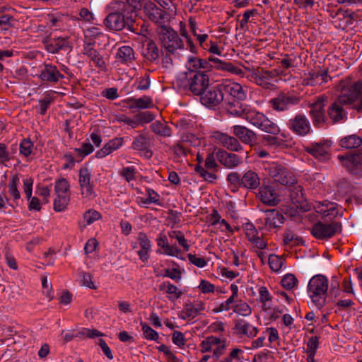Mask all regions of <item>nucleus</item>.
Instances as JSON below:
<instances>
[{"label": "nucleus", "mask_w": 362, "mask_h": 362, "mask_svg": "<svg viewBox=\"0 0 362 362\" xmlns=\"http://www.w3.org/2000/svg\"><path fill=\"white\" fill-rule=\"evenodd\" d=\"M257 197L264 204L270 206H275L281 202L279 194L273 187L269 185L259 187Z\"/></svg>", "instance_id": "nucleus-17"}, {"label": "nucleus", "mask_w": 362, "mask_h": 362, "mask_svg": "<svg viewBox=\"0 0 362 362\" xmlns=\"http://www.w3.org/2000/svg\"><path fill=\"white\" fill-rule=\"evenodd\" d=\"M288 192V197L291 203L296 207L304 211L307 210L308 204L306 198L303 192V187L298 185L296 180L295 184L286 186Z\"/></svg>", "instance_id": "nucleus-14"}, {"label": "nucleus", "mask_w": 362, "mask_h": 362, "mask_svg": "<svg viewBox=\"0 0 362 362\" xmlns=\"http://www.w3.org/2000/svg\"><path fill=\"white\" fill-rule=\"evenodd\" d=\"M135 116H136L138 126L140 124L149 123V122H152L154 119V115L148 111L141 112L138 113L137 115H136Z\"/></svg>", "instance_id": "nucleus-52"}, {"label": "nucleus", "mask_w": 362, "mask_h": 362, "mask_svg": "<svg viewBox=\"0 0 362 362\" xmlns=\"http://www.w3.org/2000/svg\"><path fill=\"white\" fill-rule=\"evenodd\" d=\"M193 66L195 69H203L205 70L204 73L211 69V64L206 59H197L194 60Z\"/></svg>", "instance_id": "nucleus-61"}, {"label": "nucleus", "mask_w": 362, "mask_h": 362, "mask_svg": "<svg viewBox=\"0 0 362 362\" xmlns=\"http://www.w3.org/2000/svg\"><path fill=\"white\" fill-rule=\"evenodd\" d=\"M117 59L122 64H129L134 59V52L129 46L121 47L116 55Z\"/></svg>", "instance_id": "nucleus-34"}, {"label": "nucleus", "mask_w": 362, "mask_h": 362, "mask_svg": "<svg viewBox=\"0 0 362 362\" xmlns=\"http://www.w3.org/2000/svg\"><path fill=\"white\" fill-rule=\"evenodd\" d=\"M276 135H264L262 136V140L264 143L272 146H279L282 144V140Z\"/></svg>", "instance_id": "nucleus-57"}, {"label": "nucleus", "mask_w": 362, "mask_h": 362, "mask_svg": "<svg viewBox=\"0 0 362 362\" xmlns=\"http://www.w3.org/2000/svg\"><path fill=\"white\" fill-rule=\"evenodd\" d=\"M169 236L171 238L176 239L178 243L183 247L185 251L189 250V245L187 244V241L181 231H171L170 233H169Z\"/></svg>", "instance_id": "nucleus-49"}, {"label": "nucleus", "mask_w": 362, "mask_h": 362, "mask_svg": "<svg viewBox=\"0 0 362 362\" xmlns=\"http://www.w3.org/2000/svg\"><path fill=\"white\" fill-rule=\"evenodd\" d=\"M93 45L94 43L92 42L86 43L83 46V54L86 55L95 64V66L105 70L106 63L99 52L93 47Z\"/></svg>", "instance_id": "nucleus-26"}, {"label": "nucleus", "mask_w": 362, "mask_h": 362, "mask_svg": "<svg viewBox=\"0 0 362 362\" xmlns=\"http://www.w3.org/2000/svg\"><path fill=\"white\" fill-rule=\"evenodd\" d=\"M218 158L219 162L228 168L237 167L241 163L240 158L236 154L226 151H220Z\"/></svg>", "instance_id": "nucleus-31"}, {"label": "nucleus", "mask_w": 362, "mask_h": 362, "mask_svg": "<svg viewBox=\"0 0 362 362\" xmlns=\"http://www.w3.org/2000/svg\"><path fill=\"white\" fill-rule=\"evenodd\" d=\"M338 159L341 165L352 175L362 177V151L346 153L339 155Z\"/></svg>", "instance_id": "nucleus-7"}, {"label": "nucleus", "mask_w": 362, "mask_h": 362, "mask_svg": "<svg viewBox=\"0 0 362 362\" xmlns=\"http://www.w3.org/2000/svg\"><path fill=\"white\" fill-rule=\"evenodd\" d=\"M144 11L146 16L155 23L158 24V27L165 25V18L166 13L158 7L154 3L148 1L144 5Z\"/></svg>", "instance_id": "nucleus-18"}, {"label": "nucleus", "mask_w": 362, "mask_h": 362, "mask_svg": "<svg viewBox=\"0 0 362 362\" xmlns=\"http://www.w3.org/2000/svg\"><path fill=\"white\" fill-rule=\"evenodd\" d=\"M138 241L141 248L151 250V242L146 233H139L138 236Z\"/></svg>", "instance_id": "nucleus-63"}, {"label": "nucleus", "mask_w": 362, "mask_h": 362, "mask_svg": "<svg viewBox=\"0 0 362 362\" xmlns=\"http://www.w3.org/2000/svg\"><path fill=\"white\" fill-rule=\"evenodd\" d=\"M232 129L233 134L243 144L250 146L257 144V136L252 130L242 125H234Z\"/></svg>", "instance_id": "nucleus-20"}, {"label": "nucleus", "mask_w": 362, "mask_h": 362, "mask_svg": "<svg viewBox=\"0 0 362 362\" xmlns=\"http://www.w3.org/2000/svg\"><path fill=\"white\" fill-rule=\"evenodd\" d=\"M328 290V279L326 276L317 274L313 276L308 285V293L313 303L318 308L325 305Z\"/></svg>", "instance_id": "nucleus-3"}, {"label": "nucleus", "mask_w": 362, "mask_h": 362, "mask_svg": "<svg viewBox=\"0 0 362 362\" xmlns=\"http://www.w3.org/2000/svg\"><path fill=\"white\" fill-rule=\"evenodd\" d=\"M250 71V79L257 86L264 89L272 90L275 87L274 83L275 78L279 76L277 69L267 70L264 68H252Z\"/></svg>", "instance_id": "nucleus-5"}, {"label": "nucleus", "mask_w": 362, "mask_h": 362, "mask_svg": "<svg viewBox=\"0 0 362 362\" xmlns=\"http://www.w3.org/2000/svg\"><path fill=\"white\" fill-rule=\"evenodd\" d=\"M147 193L148 194V197L146 199L141 198V203L143 204L154 203L158 206H161L162 204L159 200V195L157 192H156L153 189H148Z\"/></svg>", "instance_id": "nucleus-47"}, {"label": "nucleus", "mask_w": 362, "mask_h": 362, "mask_svg": "<svg viewBox=\"0 0 362 362\" xmlns=\"http://www.w3.org/2000/svg\"><path fill=\"white\" fill-rule=\"evenodd\" d=\"M242 187L247 189H256L260 185V177L258 174L251 170L242 175Z\"/></svg>", "instance_id": "nucleus-29"}, {"label": "nucleus", "mask_w": 362, "mask_h": 362, "mask_svg": "<svg viewBox=\"0 0 362 362\" xmlns=\"http://www.w3.org/2000/svg\"><path fill=\"white\" fill-rule=\"evenodd\" d=\"M198 314L196 312V310L194 308V305L192 303H187L183 310L182 311V315L180 316V318L183 320H193L194 319Z\"/></svg>", "instance_id": "nucleus-46"}, {"label": "nucleus", "mask_w": 362, "mask_h": 362, "mask_svg": "<svg viewBox=\"0 0 362 362\" xmlns=\"http://www.w3.org/2000/svg\"><path fill=\"white\" fill-rule=\"evenodd\" d=\"M19 182L18 177L16 175H13L8 184L9 193L14 199H18L21 197L20 192L18 190L17 185Z\"/></svg>", "instance_id": "nucleus-48"}, {"label": "nucleus", "mask_w": 362, "mask_h": 362, "mask_svg": "<svg viewBox=\"0 0 362 362\" xmlns=\"http://www.w3.org/2000/svg\"><path fill=\"white\" fill-rule=\"evenodd\" d=\"M242 100H226L225 108L228 114L235 117H243L245 115L246 110L240 103Z\"/></svg>", "instance_id": "nucleus-32"}, {"label": "nucleus", "mask_w": 362, "mask_h": 362, "mask_svg": "<svg viewBox=\"0 0 362 362\" xmlns=\"http://www.w3.org/2000/svg\"><path fill=\"white\" fill-rule=\"evenodd\" d=\"M45 49L52 54L60 51L69 52L71 49V43L68 37H54L43 41Z\"/></svg>", "instance_id": "nucleus-19"}, {"label": "nucleus", "mask_w": 362, "mask_h": 362, "mask_svg": "<svg viewBox=\"0 0 362 362\" xmlns=\"http://www.w3.org/2000/svg\"><path fill=\"white\" fill-rule=\"evenodd\" d=\"M288 127L294 133L300 136L306 135L310 129L309 121L305 115L300 114L296 115L294 118L289 120Z\"/></svg>", "instance_id": "nucleus-23"}, {"label": "nucleus", "mask_w": 362, "mask_h": 362, "mask_svg": "<svg viewBox=\"0 0 362 362\" xmlns=\"http://www.w3.org/2000/svg\"><path fill=\"white\" fill-rule=\"evenodd\" d=\"M233 312L243 316H248L251 314L252 310L247 303L240 301L233 306Z\"/></svg>", "instance_id": "nucleus-43"}, {"label": "nucleus", "mask_w": 362, "mask_h": 362, "mask_svg": "<svg viewBox=\"0 0 362 362\" xmlns=\"http://www.w3.org/2000/svg\"><path fill=\"white\" fill-rule=\"evenodd\" d=\"M339 145L346 149L357 148L362 145V139L356 134H351L341 138Z\"/></svg>", "instance_id": "nucleus-33"}, {"label": "nucleus", "mask_w": 362, "mask_h": 362, "mask_svg": "<svg viewBox=\"0 0 362 362\" xmlns=\"http://www.w3.org/2000/svg\"><path fill=\"white\" fill-rule=\"evenodd\" d=\"M203 167L205 169H209L210 170H218V165L213 153H209L207 155L205 160L204 166Z\"/></svg>", "instance_id": "nucleus-60"}, {"label": "nucleus", "mask_w": 362, "mask_h": 362, "mask_svg": "<svg viewBox=\"0 0 362 362\" xmlns=\"http://www.w3.org/2000/svg\"><path fill=\"white\" fill-rule=\"evenodd\" d=\"M235 299L233 297L228 298L226 301L223 302L219 305L218 307L214 309V312L219 313L223 310H229L230 308H233L234 304Z\"/></svg>", "instance_id": "nucleus-58"}, {"label": "nucleus", "mask_w": 362, "mask_h": 362, "mask_svg": "<svg viewBox=\"0 0 362 362\" xmlns=\"http://www.w3.org/2000/svg\"><path fill=\"white\" fill-rule=\"evenodd\" d=\"M150 146V139L144 134H139L135 137L132 142V147L136 151H144Z\"/></svg>", "instance_id": "nucleus-38"}, {"label": "nucleus", "mask_w": 362, "mask_h": 362, "mask_svg": "<svg viewBox=\"0 0 362 362\" xmlns=\"http://www.w3.org/2000/svg\"><path fill=\"white\" fill-rule=\"evenodd\" d=\"M208 61L211 64V69L215 68L218 70H222L237 76H243V71L231 62H225L218 57H209Z\"/></svg>", "instance_id": "nucleus-25"}, {"label": "nucleus", "mask_w": 362, "mask_h": 362, "mask_svg": "<svg viewBox=\"0 0 362 362\" xmlns=\"http://www.w3.org/2000/svg\"><path fill=\"white\" fill-rule=\"evenodd\" d=\"M158 39L165 52L174 54L177 49H182L184 43L177 31L171 27L160 25L157 28Z\"/></svg>", "instance_id": "nucleus-4"}, {"label": "nucleus", "mask_w": 362, "mask_h": 362, "mask_svg": "<svg viewBox=\"0 0 362 362\" xmlns=\"http://www.w3.org/2000/svg\"><path fill=\"white\" fill-rule=\"evenodd\" d=\"M338 87L340 94L327 109L328 116L333 123L346 119L342 105H351L354 110L362 113V81L352 82L347 78L341 81Z\"/></svg>", "instance_id": "nucleus-1"}, {"label": "nucleus", "mask_w": 362, "mask_h": 362, "mask_svg": "<svg viewBox=\"0 0 362 362\" xmlns=\"http://www.w3.org/2000/svg\"><path fill=\"white\" fill-rule=\"evenodd\" d=\"M269 175L277 182L287 186L296 183L293 174L284 165L279 163H272L268 168Z\"/></svg>", "instance_id": "nucleus-9"}, {"label": "nucleus", "mask_w": 362, "mask_h": 362, "mask_svg": "<svg viewBox=\"0 0 362 362\" xmlns=\"http://www.w3.org/2000/svg\"><path fill=\"white\" fill-rule=\"evenodd\" d=\"M135 168L134 167H126L120 171V175L125 178L127 182L135 180Z\"/></svg>", "instance_id": "nucleus-59"}, {"label": "nucleus", "mask_w": 362, "mask_h": 362, "mask_svg": "<svg viewBox=\"0 0 362 362\" xmlns=\"http://www.w3.org/2000/svg\"><path fill=\"white\" fill-rule=\"evenodd\" d=\"M142 331L145 337L148 339L156 341L158 339V334L156 331L153 329L150 326L146 324L141 323Z\"/></svg>", "instance_id": "nucleus-56"}, {"label": "nucleus", "mask_w": 362, "mask_h": 362, "mask_svg": "<svg viewBox=\"0 0 362 362\" xmlns=\"http://www.w3.org/2000/svg\"><path fill=\"white\" fill-rule=\"evenodd\" d=\"M160 291H165L167 293L174 295L176 298H180L182 292L178 291L177 286L170 282H163L159 286Z\"/></svg>", "instance_id": "nucleus-42"}, {"label": "nucleus", "mask_w": 362, "mask_h": 362, "mask_svg": "<svg viewBox=\"0 0 362 362\" xmlns=\"http://www.w3.org/2000/svg\"><path fill=\"white\" fill-rule=\"evenodd\" d=\"M69 189V184L68 181L62 178L55 183L54 190L57 194H66Z\"/></svg>", "instance_id": "nucleus-51"}, {"label": "nucleus", "mask_w": 362, "mask_h": 362, "mask_svg": "<svg viewBox=\"0 0 362 362\" xmlns=\"http://www.w3.org/2000/svg\"><path fill=\"white\" fill-rule=\"evenodd\" d=\"M187 257L189 261L198 267L202 268L206 265V261L204 257H199L192 254H188Z\"/></svg>", "instance_id": "nucleus-62"}, {"label": "nucleus", "mask_w": 362, "mask_h": 362, "mask_svg": "<svg viewBox=\"0 0 362 362\" xmlns=\"http://www.w3.org/2000/svg\"><path fill=\"white\" fill-rule=\"evenodd\" d=\"M199 97L201 103L211 109H215L224 100L220 84L211 88L208 87Z\"/></svg>", "instance_id": "nucleus-11"}, {"label": "nucleus", "mask_w": 362, "mask_h": 362, "mask_svg": "<svg viewBox=\"0 0 362 362\" xmlns=\"http://www.w3.org/2000/svg\"><path fill=\"white\" fill-rule=\"evenodd\" d=\"M104 24L110 30L120 31L127 28V30L136 34L141 32V28L136 20L130 18L129 14L124 12L119 6H117L115 11L106 16Z\"/></svg>", "instance_id": "nucleus-2"}, {"label": "nucleus", "mask_w": 362, "mask_h": 362, "mask_svg": "<svg viewBox=\"0 0 362 362\" xmlns=\"http://www.w3.org/2000/svg\"><path fill=\"white\" fill-rule=\"evenodd\" d=\"M209 85V76L203 71H197L187 79L186 86L193 95L200 96L207 89Z\"/></svg>", "instance_id": "nucleus-10"}, {"label": "nucleus", "mask_w": 362, "mask_h": 362, "mask_svg": "<svg viewBox=\"0 0 362 362\" xmlns=\"http://www.w3.org/2000/svg\"><path fill=\"white\" fill-rule=\"evenodd\" d=\"M101 218V214L93 209H90L85 212L83 214V218L87 224H91L95 221L99 220Z\"/></svg>", "instance_id": "nucleus-55"}, {"label": "nucleus", "mask_w": 362, "mask_h": 362, "mask_svg": "<svg viewBox=\"0 0 362 362\" xmlns=\"http://www.w3.org/2000/svg\"><path fill=\"white\" fill-rule=\"evenodd\" d=\"M216 139L224 148L230 151H240L243 150V146L236 136L235 137L226 134L218 133Z\"/></svg>", "instance_id": "nucleus-28"}, {"label": "nucleus", "mask_w": 362, "mask_h": 362, "mask_svg": "<svg viewBox=\"0 0 362 362\" xmlns=\"http://www.w3.org/2000/svg\"><path fill=\"white\" fill-rule=\"evenodd\" d=\"M281 283L284 288L291 290L297 285L298 279L293 274H287L282 278Z\"/></svg>", "instance_id": "nucleus-45"}, {"label": "nucleus", "mask_w": 362, "mask_h": 362, "mask_svg": "<svg viewBox=\"0 0 362 362\" xmlns=\"http://www.w3.org/2000/svg\"><path fill=\"white\" fill-rule=\"evenodd\" d=\"M317 213L321 214L325 221H332L339 214L338 206L336 203L324 202H319L315 206Z\"/></svg>", "instance_id": "nucleus-24"}, {"label": "nucleus", "mask_w": 362, "mask_h": 362, "mask_svg": "<svg viewBox=\"0 0 362 362\" xmlns=\"http://www.w3.org/2000/svg\"><path fill=\"white\" fill-rule=\"evenodd\" d=\"M57 197L54 201V209L56 211H64L69 202V197L66 194H57Z\"/></svg>", "instance_id": "nucleus-40"}, {"label": "nucleus", "mask_w": 362, "mask_h": 362, "mask_svg": "<svg viewBox=\"0 0 362 362\" xmlns=\"http://www.w3.org/2000/svg\"><path fill=\"white\" fill-rule=\"evenodd\" d=\"M38 77L42 81L51 84H57L64 78L55 65L47 63L42 65Z\"/></svg>", "instance_id": "nucleus-15"}, {"label": "nucleus", "mask_w": 362, "mask_h": 362, "mask_svg": "<svg viewBox=\"0 0 362 362\" xmlns=\"http://www.w3.org/2000/svg\"><path fill=\"white\" fill-rule=\"evenodd\" d=\"M135 102L136 105H137V108L139 109H147L153 106L152 99L146 95L136 98Z\"/></svg>", "instance_id": "nucleus-53"}, {"label": "nucleus", "mask_w": 362, "mask_h": 362, "mask_svg": "<svg viewBox=\"0 0 362 362\" xmlns=\"http://www.w3.org/2000/svg\"><path fill=\"white\" fill-rule=\"evenodd\" d=\"M259 301L262 303L264 310H267V302L272 300V296L265 286H262L259 289Z\"/></svg>", "instance_id": "nucleus-54"}, {"label": "nucleus", "mask_w": 362, "mask_h": 362, "mask_svg": "<svg viewBox=\"0 0 362 362\" xmlns=\"http://www.w3.org/2000/svg\"><path fill=\"white\" fill-rule=\"evenodd\" d=\"M326 97L318 98L317 100L312 104L310 115L312 117L313 122L315 126H318L325 121V106Z\"/></svg>", "instance_id": "nucleus-22"}, {"label": "nucleus", "mask_w": 362, "mask_h": 362, "mask_svg": "<svg viewBox=\"0 0 362 362\" xmlns=\"http://www.w3.org/2000/svg\"><path fill=\"white\" fill-rule=\"evenodd\" d=\"M300 102V98L284 93H280L276 98L270 100L271 107L276 111H285L291 106L296 105Z\"/></svg>", "instance_id": "nucleus-13"}, {"label": "nucleus", "mask_w": 362, "mask_h": 362, "mask_svg": "<svg viewBox=\"0 0 362 362\" xmlns=\"http://www.w3.org/2000/svg\"><path fill=\"white\" fill-rule=\"evenodd\" d=\"M78 177L81 194L85 198H90L94 195L90 171L87 168H82L79 170Z\"/></svg>", "instance_id": "nucleus-16"}, {"label": "nucleus", "mask_w": 362, "mask_h": 362, "mask_svg": "<svg viewBox=\"0 0 362 362\" xmlns=\"http://www.w3.org/2000/svg\"><path fill=\"white\" fill-rule=\"evenodd\" d=\"M194 171L205 181L210 183H214L217 180L216 173L218 170H210L205 169L202 165L197 164L194 166Z\"/></svg>", "instance_id": "nucleus-35"}, {"label": "nucleus", "mask_w": 362, "mask_h": 362, "mask_svg": "<svg viewBox=\"0 0 362 362\" xmlns=\"http://www.w3.org/2000/svg\"><path fill=\"white\" fill-rule=\"evenodd\" d=\"M34 144L30 139H24L20 144V153L25 157L31 155L33 150Z\"/></svg>", "instance_id": "nucleus-44"}, {"label": "nucleus", "mask_w": 362, "mask_h": 362, "mask_svg": "<svg viewBox=\"0 0 362 362\" xmlns=\"http://www.w3.org/2000/svg\"><path fill=\"white\" fill-rule=\"evenodd\" d=\"M266 218L265 225L270 228L280 227L284 223V216L276 209H270L265 211Z\"/></svg>", "instance_id": "nucleus-30"}, {"label": "nucleus", "mask_w": 362, "mask_h": 362, "mask_svg": "<svg viewBox=\"0 0 362 362\" xmlns=\"http://www.w3.org/2000/svg\"><path fill=\"white\" fill-rule=\"evenodd\" d=\"M144 57L151 62L158 60L160 56V51L156 44L153 40H149L146 45Z\"/></svg>", "instance_id": "nucleus-37"}, {"label": "nucleus", "mask_w": 362, "mask_h": 362, "mask_svg": "<svg viewBox=\"0 0 362 362\" xmlns=\"http://www.w3.org/2000/svg\"><path fill=\"white\" fill-rule=\"evenodd\" d=\"M331 144L330 141L311 143L305 147V151L315 158L324 161L329 159V150Z\"/></svg>", "instance_id": "nucleus-12"}, {"label": "nucleus", "mask_w": 362, "mask_h": 362, "mask_svg": "<svg viewBox=\"0 0 362 362\" xmlns=\"http://www.w3.org/2000/svg\"><path fill=\"white\" fill-rule=\"evenodd\" d=\"M151 130L156 134L163 136L170 137L172 135L171 129L165 123L159 121L153 122L151 125Z\"/></svg>", "instance_id": "nucleus-36"}, {"label": "nucleus", "mask_w": 362, "mask_h": 362, "mask_svg": "<svg viewBox=\"0 0 362 362\" xmlns=\"http://www.w3.org/2000/svg\"><path fill=\"white\" fill-rule=\"evenodd\" d=\"M319 345V338L317 337H312L309 339L307 344L306 352L316 353Z\"/></svg>", "instance_id": "nucleus-64"}, {"label": "nucleus", "mask_w": 362, "mask_h": 362, "mask_svg": "<svg viewBox=\"0 0 362 362\" xmlns=\"http://www.w3.org/2000/svg\"><path fill=\"white\" fill-rule=\"evenodd\" d=\"M284 242L286 245L293 246L299 245L300 243H302V239L291 231H288L284 234Z\"/></svg>", "instance_id": "nucleus-50"}, {"label": "nucleus", "mask_w": 362, "mask_h": 362, "mask_svg": "<svg viewBox=\"0 0 362 362\" xmlns=\"http://www.w3.org/2000/svg\"><path fill=\"white\" fill-rule=\"evenodd\" d=\"M245 117L252 125L267 133L277 135L280 132V129L278 125L269 120L261 112L255 110H248L246 112Z\"/></svg>", "instance_id": "nucleus-6"}, {"label": "nucleus", "mask_w": 362, "mask_h": 362, "mask_svg": "<svg viewBox=\"0 0 362 362\" xmlns=\"http://www.w3.org/2000/svg\"><path fill=\"white\" fill-rule=\"evenodd\" d=\"M144 0H126V1H118L115 4L119 6L120 8L129 14V18L136 19L137 12L140 11L143 6L142 1Z\"/></svg>", "instance_id": "nucleus-27"}, {"label": "nucleus", "mask_w": 362, "mask_h": 362, "mask_svg": "<svg viewBox=\"0 0 362 362\" xmlns=\"http://www.w3.org/2000/svg\"><path fill=\"white\" fill-rule=\"evenodd\" d=\"M220 88L223 94H228L233 100H245L246 99V93L238 83L226 81L220 84Z\"/></svg>", "instance_id": "nucleus-21"}, {"label": "nucleus", "mask_w": 362, "mask_h": 362, "mask_svg": "<svg viewBox=\"0 0 362 362\" xmlns=\"http://www.w3.org/2000/svg\"><path fill=\"white\" fill-rule=\"evenodd\" d=\"M284 261L282 257L273 254L269 256L268 263L272 270L279 272L284 264Z\"/></svg>", "instance_id": "nucleus-41"}, {"label": "nucleus", "mask_w": 362, "mask_h": 362, "mask_svg": "<svg viewBox=\"0 0 362 362\" xmlns=\"http://www.w3.org/2000/svg\"><path fill=\"white\" fill-rule=\"evenodd\" d=\"M342 230V225L339 221H332L330 223H324L318 221L313 224L311 228V234L317 239L327 240Z\"/></svg>", "instance_id": "nucleus-8"}, {"label": "nucleus", "mask_w": 362, "mask_h": 362, "mask_svg": "<svg viewBox=\"0 0 362 362\" xmlns=\"http://www.w3.org/2000/svg\"><path fill=\"white\" fill-rule=\"evenodd\" d=\"M242 175L237 172L230 173L227 175V182L234 192L242 187Z\"/></svg>", "instance_id": "nucleus-39"}]
</instances>
